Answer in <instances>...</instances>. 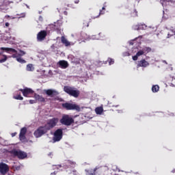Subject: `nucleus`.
<instances>
[{
    "mask_svg": "<svg viewBox=\"0 0 175 175\" xmlns=\"http://www.w3.org/2000/svg\"><path fill=\"white\" fill-rule=\"evenodd\" d=\"M139 29H146L147 28V26L146 25H139Z\"/></svg>",
    "mask_w": 175,
    "mask_h": 175,
    "instance_id": "obj_28",
    "label": "nucleus"
},
{
    "mask_svg": "<svg viewBox=\"0 0 175 175\" xmlns=\"http://www.w3.org/2000/svg\"><path fill=\"white\" fill-rule=\"evenodd\" d=\"M144 54V51L140 50L139 51L135 56H133V61H137V57H140V55H143Z\"/></svg>",
    "mask_w": 175,
    "mask_h": 175,
    "instance_id": "obj_16",
    "label": "nucleus"
},
{
    "mask_svg": "<svg viewBox=\"0 0 175 175\" xmlns=\"http://www.w3.org/2000/svg\"><path fill=\"white\" fill-rule=\"evenodd\" d=\"M11 154L14 155V157H17L19 159H24L27 157V152H23L17 149H14L11 150Z\"/></svg>",
    "mask_w": 175,
    "mask_h": 175,
    "instance_id": "obj_4",
    "label": "nucleus"
},
{
    "mask_svg": "<svg viewBox=\"0 0 175 175\" xmlns=\"http://www.w3.org/2000/svg\"><path fill=\"white\" fill-rule=\"evenodd\" d=\"M56 167H62L61 165H55Z\"/></svg>",
    "mask_w": 175,
    "mask_h": 175,
    "instance_id": "obj_39",
    "label": "nucleus"
},
{
    "mask_svg": "<svg viewBox=\"0 0 175 175\" xmlns=\"http://www.w3.org/2000/svg\"><path fill=\"white\" fill-rule=\"evenodd\" d=\"M62 107L66 109V110H77V111H80V107L75 104L66 103L62 104Z\"/></svg>",
    "mask_w": 175,
    "mask_h": 175,
    "instance_id": "obj_5",
    "label": "nucleus"
},
{
    "mask_svg": "<svg viewBox=\"0 0 175 175\" xmlns=\"http://www.w3.org/2000/svg\"><path fill=\"white\" fill-rule=\"evenodd\" d=\"M29 103H30L31 105H33V103H36V101L34 100H29Z\"/></svg>",
    "mask_w": 175,
    "mask_h": 175,
    "instance_id": "obj_32",
    "label": "nucleus"
},
{
    "mask_svg": "<svg viewBox=\"0 0 175 175\" xmlns=\"http://www.w3.org/2000/svg\"><path fill=\"white\" fill-rule=\"evenodd\" d=\"M92 39H93V40H94V39H95V38H92Z\"/></svg>",
    "mask_w": 175,
    "mask_h": 175,
    "instance_id": "obj_49",
    "label": "nucleus"
},
{
    "mask_svg": "<svg viewBox=\"0 0 175 175\" xmlns=\"http://www.w3.org/2000/svg\"><path fill=\"white\" fill-rule=\"evenodd\" d=\"M62 139V129H57L53 137V142H59Z\"/></svg>",
    "mask_w": 175,
    "mask_h": 175,
    "instance_id": "obj_7",
    "label": "nucleus"
},
{
    "mask_svg": "<svg viewBox=\"0 0 175 175\" xmlns=\"http://www.w3.org/2000/svg\"><path fill=\"white\" fill-rule=\"evenodd\" d=\"M152 29H154V31H155V29H156L155 27H153Z\"/></svg>",
    "mask_w": 175,
    "mask_h": 175,
    "instance_id": "obj_44",
    "label": "nucleus"
},
{
    "mask_svg": "<svg viewBox=\"0 0 175 175\" xmlns=\"http://www.w3.org/2000/svg\"><path fill=\"white\" fill-rule=\"evenodd\" d=\"M47 36V32L46 31H41L37 35V39L39 42H42V40H44V38Z\"/></svg>",
    "mask_w": 175,
    "mask_h": 175,
    "instance_id": "obj_10",
    "label": "nucleus"
},
{
    "mask_svg": "<svg viewBox=\"0 0 175 175\" xmlns=\"http://www.w3.org/2000/svg\"><path fill=\"white\" fill-rule=\"evenodd\" d=\"M152 91V92H158L159 91V86L158 85H153Z\"/></svg>",
    "mask_w": 175,
    "mask_h": 175,
    "instance_id": "obj_22",
    "label": "nucleus"
},
{
    "mask_svg": "<svg viewBox=\"0 0 175 175\" xmlns=\"http://www.w3.org/2000/svg\"><path fill=\"white\" fill-rule=\"evenodd\" d=\"M172 173H174V171H172Z\"/></svg>",
    "mask_w": 175,
    "mask_h": 175,
    "instance_id": "obj_48",
    "label": "nucleus"
},
{
    "mask_svg": "<svg viewBox=\"0 0 175 175\" xmlns=\"http://www.w3.org/2000/svg\"><path fill=\"white\" fill-rule=\"evenodd\" d=\"M51 155H53L52 153H49V157H51Z\"/></svg>",
    "mask_w": 175,
    "mask_h": 175,
    "instance_id": "obj_40",
    "label": "nucleus"
},
{
    "mask_svg": "<svg viewBox=\"0 0 175 175\" xmlns=\"http://www.w3.org/2000/svg\"><path fill=\"white\" fill-rule=\"evenodd\" d=\"M58 124V118H53L49 120H48L47 123L44 126L45 129L47 131H50V129H53L54 126H55Z\"/></svg>",
    "mask_w": 175,
    "mask_h": 175,
    "instance_id": "obj_3",
    "label": "nucleus"
},
{
    "mask_svg": "<svg viewBox=\"0 0 175 175\" xmlns=\"http://www.w3.org/2000/svg\"><path fill=\"white\" fill-rule=\"evenodd\" d=\"M26 70L27 72H33L35 70V67H33V65L32 64H29L27 65Z\"/></svg>",
    "mask_w": 175,
    "mask_h": 175,
    "instance_id": "obj_17",
    "label": "nucleus"
},
{
    "mask_svg": "<svg viewBox=\"0 0 175 175\" xmlns=\"http://www.w3.org/2000/svg\"><path fill=\"white\" fill-rule=\"evenodd\" d=\"M14 99H16L18 100H23V98L21 96V95H18L16 96H14Z\"/></svg>",
    "mask_w": 175,
    "mask_h": 175,
    "instance_id": "obj_26",
    "label": "nucleus"
},
{
    "mask_svg": "<svg viewBox=\"0 0 175 175\" xmlns=\"http://www.w3.org/2000/svg\"><path fill=\"white\" fill-rule=\"evenodd\" d=\"M133 29L139 31V29H140V28H139V25L133 26Z\"/></svg>",
    "mask_w": 175,
    "mask_h": 175,
    "instance_id": "obj_30",
    "label": "nucleus"
},
{
    "mask_svg": "<svg viewBox=\"0 0 175 175\" xmlns=\"http://www.w3.org/2000/svg\"><path fill=\"white\" fill-rule=\"evenodd\" d=\"M21 92L23 94V96H28V95H31V94H33V90L29 88H25L21 90Z\"/></svg>",
    "mask_w": 175,
    "mask_h": 175,
    "instance_id": "obj_12",
    "label": "nucleus"
},
{
    "mask_svg": "<svg viewBox=\"0 0 175 175\" xmlns=\"http://www.w3.org/2000/svg\"><path fill=\"white\" fill-rule=\"evenodd\" d=\"M3 58L0 59V64H3L8 61V56L6 55H2Z\"/></svg>",
    "mask_w": 175,
    "mask_h": 175,
    "instance_id": "obj_23",
    "label": "nucleus"
},
{
    "mask_svg": "<svg viewBox=\"0 0 175 175\" xmlns=\"http://www.w3.org/2000/svg\"><path fill=\"white\" fill-rule=\"evenodd\" d=\"M2 54H3V53H2V52H0V55H2Z\"/></svg>",
    "mask_w": 175,
    "mask_h": 175,
    "instance_id": "obj_41",
    "label": "nucleus"
},
{
    "mask_svg": "<svg viewBox=\"0 0 175 175\" xmlns=\"http://www.w3.org/2000/svg\"><path fill=\"white\" fill-rule=\"evenodd\" d=\"M34 98L36 99V100H38L39 102H44V98L43 96L39 95V94H34Z\"/></svg>",
    "mask_w": 175,
    "mask_h": 175,
    "instance_id": "obj_18",
    "label": "nucleus"
},
{
    "mask_svg": "<svg viewBox=\"0 0 175 175\" xmlns=\"http://www.w3.org/2000/svg\"><path fill=\"white\" fill-rule=\"evenodd\" d=\"M103 10H105V7H103Z\"/></svg>",
    "mask_w": 175,
    "mask_h": 175,
    "instance_id": "obj_42",
    "label": "nucleus"
},
{
    "mask_svg": "<svg viewBox=\"0 0 175 175\" xmlns=\"http://www.w3.org/2000/svg\"><path fill=\"white\" fill-rule=\"evenodd\" d=\"M79 1L77 0V1H75V3H79Z\"/></svg>",
    "mask_w": 175,
    "mask_h": 175,
    "instance_id": "obj_38",
    "label": "nucleus"
},
{
    "mask_svg": "<svg viewBox=\"0 0 175 175\" xmlns=\"http://www.w3.org/2000/svg\"><path fill=\"white\" fill-rule=\"evenodd\" d=\"M95 112L97 113V114H102V113H103V108L102 107H96L95 109Z\"/></svg>",
    "mask_w": 175,
    "mask_h": 175,
    "instance_id": "obj_20",
    "label": "nucleus"
},
{
    "mask_svg": "<svg viewBox=\"0 0 175 175\" xmlns=\"http://www.w3.org/2000/svg\"><path fill=\"white\" fill-rule=\"evenodd\" d=\"M57 66H58V68H61L62 69H66V68H68V66H69V64L68 63V62H66L65 60H60L57 63Z\"/></svg>",
    "mask_w": 175,
    "mask_h": 175,
    "instance_id": "obj_11",
    "label": "nucleus"
},
{
    "mask_svg": "<svg viewBox=\"0 0 175 175\" xmlns=\"http://www.w3.org/2000/svg\"><path fill=\"white\" fill-rule=\"evenodd\" d=\"M44 92L48 95L49 96H54L55 95H58V92L55 90H44Z\"/></svg>",
    "mask_w": 175,
    "mask_h": 175,
    "instance_id": "obj_13",
    "label": "nucleus"
},
{
    "mask_svg": "<svg viewBox=\"0 0 175 175\" xmlns=\"http://www.w3.org/2000/svg\"><path fill=\"white\" fill-rule=\"evenodd\" d=\"M40 18H42V16H40Z\"/></svg>",
    "mask_w": 175,
    "mask_h": 175,
    "instance_id": "obj_46",
    "label": "nucleus"
},
{
    "mask_svg": "<svg viewBox=\"0 0 175 175\" xmlns=\"http://www.w3.org/2000/svg\"><path fill=\"white\" fill-rule=\"evenodd\" d=\"M16 61H18V62H20L21 64H25V60L21 58V57L20 56L17 57Z\"/></svg>",
    "mask_w": 175,
    "mask_h": 175,
    "instance_id": "obj_24",
    "label": "nucleus"
},
{
    "mask_svg": "<svg viewBox=\"0 0 175 175\" xmlns=\"http://www.w3.org/2000/svg\"><path fill=\"white\" fill-rule=\"evenodd\" d=\"M0 50H3V51H12V53H16L12 55V57L16 58V59L18 58V53H17V51L13 48L1 47Z\"/></svg>",
    "mask_w": 175,
    "mask_h": 175,
    "instance_id": "obj_8",
    "label": "nucleus"
},
{
    "mask_svg": "<svg viewBox=\"0 0 175 175\" xmlns=\"http://www.w3.org/2000/svg\"><path fill=\"white\" fill-rule=\"evenodd\" d=\"M64 91L68 94V95L74 96V98H78L79 95H80V91L70 86H64Z\"/></svg>",
    "mask_w": 175,
    "mask_h": 175,
    "instance_id": "obj_1",
    "label": "nucleus"
},
{
    "mask_svg": "<svg viewBox=\"0 0 175 175\" xmlns=\"http://www.w3.org/2000/svg\"><path fill=\"white\" fill-rule=\"evenodd\" d=\"M150 65V63H148L146 59H142L138 62L137 68L142 66V68H146V66H148Z\"/></svg>",
    "mask_w": 175,
    "mask_h": 175,
    "instance_id": "obj_15",
    "label": "nucleus"
},
{
    "mask_svg": "<svg viewBox=\"0 0 175 175\" xmlns=\"http://www.w3.org/2000/svg\"><path fill=\"white\" fill-rule=\"evenodd\" d=\"M164 62L166 64V61H164Z\"/></svg>",
    "mask_w": 175,
    "mask_h": 175,
    "instance_id": "obj_47",
    "label": "nucleus"
},
{
    "mask_svg": "<svg viewBox=\"0 0 175 175\" xmlns=\"http://www.w3.org/2000/svg\"><path fill=\"white\" fill-rule=\"evenodd\" d=\"M9 172V165L4 163H0V173L6 174Z\"/></svg>",
    "mask_w": 175,
    "mask_h": 175,
    "instance_id": "obj_9",
    "label": "nucleus"
},
{
    "mask_svg": "<svg viewBox=\"0 0 175 175\" xmlns=\"http://www.w3.org/2000/svg\"><path fill=\"white\" fill-rule=\"evenodd\" d=\"M109 65H113V64H114V60H113L112 59H109Z\"/></svg>",
    "mask_w": 175,
    "mask_h": 175,
    "instance_id": "obj_31",
    "label": "nucleus"
},
{
    "mask_svg": "<svg viewBox=\"0 0 175 175\" xmlns=\"http://www.w3.org/2000/svg\"><path fill=\"white\" fill-rule=\"evenodd\" d=\"M142 51H144V53H150V51H151V48L146 47L144 49H142Z\"/></svg>",
    "mask_w": 175,
    "mask_h": 175,
    "instance_id": "obj_25",
    "label": "nucleus"
},
{
    "mask_svg": "<svg viewBox=\"0 0 175 175\" xmlns=\"http://www.w3.org/2000/svg\"><path fill=\"white\" fill-rule=\"evenodd\" d=\"M62 43H63V44H65L66 47H68V46H70V42L68 41V40L64 36L62 37Z\"/></svg>",
    "mask_w": 175,
    "mask_h": 175,
    "instance_id": "obj_19",
    "label": "nucleus"
},
{
    "mask_svg": "<svg viewBox=\"0 0 175 175\" xmlns=\"http://www.w3.org/2000/svg\"><path fill=\"white\" fill-rule=\"evenodd\" d=\"M9 17H10V16H9V15L5 16V18H9Z\"/></svg>",
    "mask_w": 175,
    "mask_h": 175,
    "instance_id": "obj_37",
    "label": "nucleus"
},
{
    "mask_svg": "<svg viewBox=\"0 0 175 175\" xmlns=\"http://www.w3.org/2000/svg\"><path fill=\"white\" fill-rule=\"evenodd\" d=\"M25 133H27V128L23 127L21 129L20 135H19V139L20 140L23 141L24 139H25Z\"/></svg>",
    "mask_w": 175,
    "mask_h": 175,
    "instance_id": "obj_14",
    "label": "nucleus"
},
{
    "mask_svg": "<svg viewBox=\"0 0 175 175\" xmlns=\"http://www.w3.org/2000/svg\"><path fill=\"white\" fill-rule=\"evenodd\" d=\"M18 57H23V55H25V52L20 50L19 53H18Z\"/></svg>",
    "mask_w": 175,
    "mask_h": 175,
    "instance_id": "obj_27",
    "label": "nucleus"
},
{
    "mask_svg": "<svg viewBox=\"0 0 175 175\" xmlns=\"http://www.w3.org/2000/svg\"><path fill=\"white\" fill-rule=\"evenodd\" d=\"M100 14H102V11H100Z\"/></svg>",
    "mask_w": 175,
    "mask_h": 175,
    "instance_id": "obj_43",
    "label": "nucleus"
},
{
    "mask_svg": "<svg viewBox=\"0 0 175 175\" xmlns=\"http://www.w3.org/2000/svg\"><path fill=\"white\" fill-rule=\"evenodd\" d=\"M132 16H133V17H136V16H137V11L135 10V11L132 13Z\"/></svg>",
    "mask_w": 175,
    "mask_h": 175,
    "instance_id": "obj_29",
    "label": "nucleus"
},
{
    "mask_svg": "<svg viewBox=\"0 0 175 175\" xmlns=\"http://www.w3.org/2000/svg\"><path fill=\"white\" fill-rule=\"evenodd\" d=\"M64 14H66V12H64Z\"/></svg>",
    "mask_w": 175,
    "mask_h": 175,
    "instance_id": "obj_45",
    "label": "nucleus"
},
{
    "mask_svg": "<svg viewBox=\"0 0 175 175\" xmlns=\"http://www.w3.org/2000/svg\"><path fill=\"white\" fill-rule=\"evenodd\" d=\"M47 132V130L44 126H40L34 132V136L36 137H40Z\"/></svg>",
    "mask_w": 175,
    "mask_h": 175,
    "instance_id": "obj_6",
    "label": "nucleus"
},
{
    "mask_svg": "<svg viewBox=\"0 0 175 175\" xmlns=\"http://www.w3.org/2000/svg\"><path fill=\"white\" fill-rule=\"evenodd\" d=\"M61 124L62 125H66V126H70L71 124H73L75 122V120L73 119V117L70 115H63L62 119L60 120Z\"/></svg>",
    "mask_w": 175,
    "mask_h": 175,
    "instance_id": "obj_2",
    "label": "nucleus"
},
{
    "mask_svg": "<svg viewBox=\"0 0 175 175\" xmlns=\"http://www.w3.org/2000/svg\"><path fill=\"white\" fill-rule=\"evenodd\" d=\"M21 17H25V13L22 14V16Z\"/></svg>",
    "mask_w": 175,
    "mask_h": 175,
    "instance_id": "obj_36",
    "label": "nucleus"
},
{
    "mask_svg": "<svg viewBox=\"0 0 175 175\" xmlns=\"http://www.w3.org/2000/svg\"><path fill=\"white\" fill-rule=\"evenodd\" d=\"M161 3L162 6H167L170 3V0H161Z\"/></svg>",
    "mask_w": 175,
    "mask_h": 175,
    "instance_id": "obj_21",
    "label": "nucleus"
},
{
    "mask_svg": "<svg viewBox=\"0 0 175 175\" xmlns=\"http://www.w3.org/2000/svg\"><path fill=\"white\" fill-rule=\"evenodd\" d=\"M9 25H10L9 23H5V27H9Z\"/></svg>",
    "mask_w": 175,
    "mask_h": 175,
    "instance_id": "obj_35",
    "label": "nucleus"
},
{
    "mask_svg": "<svg viewBox=\"0 0 175 175\" xmlns=\"http://www.w3.org/2000/svg\"><path fill=\"white\" fill-rule=\"evenodd\" d=\"M16 135H17V133H12V137H14V136H16Z\"/></svg>",
    "mask_w": 175,
    "mask_h": 175,
    "instance_id": "obj_34",
    "label": "nucleus"
},
{
    "mask_svg": "<svg viewBox=\"0 0 175 175\" xmlns=\"http://www.w3.org/2000/svg\"><path fill=\"white\" fill-rule=\"evenodd\" d=\"M124 56L131 55V54H129V52H126V53H124Z\"/></svg>",
    "mask_w": 175,
    "mask_h": 175,
    "instance_id": "obj_33",
    "label": "nucleus"
}]
</instances>
